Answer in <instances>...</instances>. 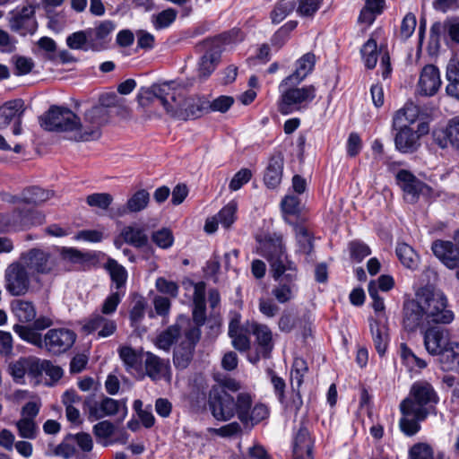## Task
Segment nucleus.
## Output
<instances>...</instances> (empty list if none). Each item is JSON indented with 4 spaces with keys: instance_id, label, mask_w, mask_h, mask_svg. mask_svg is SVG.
<instances>
[{
    "instance_id": "1",
    "label": "nucleus",
    "mask_w": 459,
    "mask_h": 459,
    "mask_svg": "<svg viewBox=\"0 0 459 459\" xmlns=\"http://www.w3.org/2000/svg\"><path fill=\"white\" fill-rule=\"evenodd\" d=\"M454 317L444 293L430 287L420 288L414 299L403 304V325L408 332L417 330L424 323L450 324Z\"/></svg>"
},
{
    "instance_id": "2",
    "label": "nucleus",
    "mask_w": 459,
    "mask_h": 459,
    "mask_svg": "<svg viewBox=\"0 0 459 459\" xmlns=\"http://www.w3.org/2000/svg\"><path fill=\"white\" fill-rule=\"evenodd\" d=\"M438 402L439 397L430 383L424 380L415 382L409 395L399 405L402 413L399 426L402 432L409 437L415 435L420 429V421L425 420L429 415L437 414Z\"/></svg>"
},
{
    "instance_id": "3",
    "label": "nucleus",
    "mask_w": 459,
    "mask_h": 459,
    "mask_svg": "<svg viewBox=\"0 0 459 459\" xmlns=\"http://www.w3.org/2000/svg\"><path fill=\"white\" fill-rule=\"evenodd\" d=\"M20 260L36 277L42 275L56 277L65 271L61 265L62 258L48 248H30L20 255Z\"/></svg>"
},
{
    "instance_id": "4",
    "label": "nucleus",
    "mask_w": 459,
    "mask_h": 459,
    "mask_svg": "<svg viewBox=\"0 0 459 459\" xmlns=\"http://www.w3.org/2000/svg\"><path fill=\"white\" fill-rule=\"evenodd\" d=\"M299 83L279 85L281 96L278 101V110L282 115H289L308 108L316 99V88L313 84L299 87Z\"/></svg>"
},
{
    "instance_id": "5",
    "label": "nucleus",
    "mask_w": 459,
    "mask_h": 459,
    "mask_svg": "<svg viewBox=\"0 0 459 459\" xmlns=\"http://www.w3.org/2000/svg\"><path fill=\"white\" fill-rule=\"evenodd\" d=\"M258 254L264 257L270 264L271 272H279L281 269L294 266L295 264L289 260L282 236L277 233H267L257 236Z\"/></svg>"
},
{
    "instance_id": "6",
    "label": "nucleus",
    "mask_w": 459,
    "mask_h": 459,
    "mask_svg": "<svg viewBox=\"0 0 459 459\" xmlns=\"http://www.w3.org/2000/svg\"><path fill=\"white\" fill-rule=\"evenodd\" d=\"M40 126L48 131L74 132L79 131L81 119L71 109L51 106L49 109L39 117Z\"/></svg>"
},
{
    "instance_id": "7",
    "label": "nucleus",
    "mask_w": 459,
    "mask_h": 459,
    "mask_svg": "<svg viewBox=\"0 0 459 459\" xmlns=\"http://www.w3.org/2000/svg\"><path fill=\"white\" fill-rule=\"evenodd\" d=\"M208 404L212 416L221 421H227L235 415L239 419V394L235 399L222 388H212Z\"/></svg>"
},
{
    "instance_id": "8",
    "label": "nucleus",
    "mask_w": 459,
    "mask_h": 459,
    "mask_svg": "<svg viewBox=\"0 0 459 459\" xmlns=\"http://www.w3.org/2000/svg\"><path fill=\"white\" fill-rule=\"evenodd\" d=\"M4 288L12 296H23L30 288V273L20 259L10 264L4 271Z\"/></svg>"
},
{
    "instance_id": "9",
    "label": "nucleus",
    "mask_w": 459,
    "mask_h": 459,
    "mask_svg": "<svg viewBox=\"0 0 459 459\" xmlns=\"http://www.w3.org/2000/svg\"><path fill=\"white\" fill-rule=\"evenodd\" d=\"M108 111L99 105L93 106L84 114V123H81L79 131L74 134V140L76 142L93 141L100 136V126L107 122Z\"/></svg>"
},
{
    "instance_id": "10",
    "label": "nucleus",
    "mask_w": 459,
    "mask_h": 459,
    "mask_svg": "<svg viewBox=\"0 0 459 459\" xmlns=\"http://www.w3.org/2000/svg\"><path fill=\"white\" fill-rule=\"evenodd\" d=\"M83 410L87 412L90 421L98 420L107 416L116 415L120 409L125 411L123 418L126 414V402L104 397L100 403L95 400V395L91 394L85 397L82 402Z\"/></svg>"
},
{
    "instance_id": "11",
    "label": "nucleus",
    "mask_w": 459,
    "mask_h": 459,
    "mask_svg": "<svg viewBox=\"0 0 459 459\" xmlns=\"http://www.w3.org/2000/svg\"><path fill=\"white\" fill-rule=\"evenodd\" d=\"M77 334L65 327L49 329L44 335L43 349L58 356L68 351L74 344Z\"/></svg>"
},
{
    "instance_id": "12",
    "label": "nucleus",
    "mask_w": 459,
    "mask_h": 459,
    "mask_svg": "<svg viewBox=\"0 0 459 459\" xmlns=\"http://www.w3.org/2000/svg\"><path fill=\"white\" fill-rule=\"evenodd\" d=\"M273 278L277 281L272 290V294L279 303H287L294 298L297 290V268L296 265L281 269L279 272H272Z\"/></svg>"
},
{
    "instance_id": "13",
    "label": "nucleus",
    "mask_w": 459,
    "mask_h": 459,
    "mask_svg": "<svg viewBox=\"0 0 459 459\" xmlns=\"http://www.w3.org/2000/svg\"><path fill=\"white\" fill-rule=\"evenodd\" d=\"M8 23L11 30L21 35L34 34L38 29L35 17V6L27 4L22 8H15L9 13Z\"/></svg>"
},
{
    "instance_id": "14",
    "label": "nucleus",
    "mask_w": 459,
    "mask_h": 459,
    "mask_svg": "<svg viewBox=\"0 0 459 459\" xmlns=\"http://www.w3.org/2000/svg\"><path fill=\"white\" fill-rule=\"evenodd\" d=\"M225 39V35H221L204 41V46L207 50L202 56L198 64V75L200 78H208L219 65L221 55V44Z\"/></svg>"
},
{
    "instance_id": "15",
    "label": "nucleus",
    "mask_w": 459,
    "mask_h": 459,
    "mask_svg": "<svg viewBox=\"0 0 459 459\" xmlns=\"http://www.w3.org/2000/svg\"><path fill=\"white\" fill-rule=\"evenodd\" d=\"M444 37L446 44H459V19L450 18L443 22H436L431 25L429 30L430 44L439 48L440 39Z\"/></svg>"
},
{
    "instance_id": "16",
    "label": "nucleus",
    "mask_w": 459,
    "mask_h": 459,
    "mask_svg": "<svg viewBox=\"0 0 459 459\" xmlns=\"http://www.w3.org/2000/svg\"><path fill=\"white\" fill-rule=\"evenodd\" d=\"M116 24L109 20L99 22L93 28L86 29L89 38L90 50L100 52L107 49L111 41V34Z\"/></svg>"
},
{
    "instance_id": "17",
    "label": "nucleus",
    "mask_w": 459,
    "mask_h": 459,
    "mask_svg": "<svg viewBox=\"0 0 459 459\" xmlns=\"http://www.w3.org/2000/svg\"><path fill=\"white\" fill-rule=\"evenodd\" d=\"M253 398L248 393H239V420L243 424L251 422L257 424L266 419L269 415V410L263 403H256L254 407Z\"/></svg>"
},
{
    "instance_id": "18",
    "label": "nucleus",
    "mask_w": 459,
    "mask_h": 459,
    "mask_svg": "<svg viewBox=\"0 0 459 459\" xmlns=\"http://www.w3.org/2000/svg\"><path fill=\"white\" fill-rule=\"evenodd\" d=\"M433 143L441 149L451 146L459 151V116L448 120L444 127H438L432 131Z\"/></svg>"
},
{
    "instance_id": "19",
    "label": "nucleus",
    "mask_w": 459,
    "mask_h": 459,
    "mask_svg": "<svg viewBox=\"0 0 459 459\" xmlns=\"http://www.w3.org/2000/svg\"><path fill=\"white\" fill-rule=\"evenodd\" d=\"M452 342L450 333L441 326H430L424 333V346L432 356H437Z\"/></svg>"
},
{
    "instance_id": "20",
    "label": "nucleus",
    "mask_w": 459,
    "mask_h": 459,
    "mask_svg": "<svg viewBox=\"0 0 459 459\" xmlns=\"http://www.w3.org/2000/svg\"><path fill=\"white\" fill-rule=\"evenodd\" d=\"M117 328L115 320L99 312L92 313L82 325V330L85 333H92L97 332L99 338H107L113 335Z\"/></svg>"
},
{
    "instance_id": "21",
    "label": "nucleus",
    "mask_w": 459,
    "mask_h": 459,
    "mask_svg": "<svg viewBox=\"0 0 459 459\" xmlns=\"http://www.w3.org/2000/svg\"><path fill=\"white\" fill-rule=\"evenodd\" d=\"M396 179L404 193V198L409 203H415L419 195L424 193L428 186L418 179L411 172L401 169L396 174Z\"/></svg>"
},
{
    "instance_id": "22",
    "label": "nucleus",
    "mask_w": 459,
    "mask_h": 459,
    "mask_svg": "<svg viewBox=\"0 0 459 459\" xmlns=\"http://www.w3.org/2000/svg\"><path fill=\"white\" fill-rule=\"evenodd\" d=\"M435 256L447 268L459 266V247L451 241L437 239L431 245Z\"/></svg>"
},
{
    "instance_id": "23",
    "label": "nucleus",
    "mask_w": 459,
    "mask_h": 459,
    "mask_svg": "<svg viewBox=\"0 0 459 459\" xmlns=\"http://www.w3.org/2000/svg\"><path fill=\"white\" fill-rule=\"evenodd\" d=\"M144 362L146 375L153 381L165 379L168 382L171 379V367L169 359H164L159 356L147 351Z\"/></svg>"
},
{
    "instance_id": "24",
    "label": "nucleus",
    "mask_w": 459,
    "mask_h": 459,
    "mask_svg": "<svg viewBox=\"0 0 459 459\" xmlns=\"http://www.w3.org/2000/svg\"><path fill=\"white\" fill-rule=\"evenodd\" d=\"M441 86L439 70L433 65H427L423 67L419 83V92L422 96L435 95Z\"/></svg>"
},
{
    "instance_id": "25",
    "label": "nucleus",
    "mask_w": 459,
    "mask_h": 459,
    "mask_svg": "<svg viewBox=\"0 0 459 459\" xmlns=\"http://www.w3.org/2000/svg\"><path fill=\"white\" fill-rule=\"evenodd\" d=\"M399 131L395 134L394 143L396 149L403 153H411L417 151L420 143V134L408 126H398Z\"/></svg>"
},
{
    "instance_id": "26",
    "label": "nucleus",
    "mask_w": 459,
    "mask_h": 459,
    "mask_svg": "<svg viewBox=\"0 0 459 459\" xmlns=\"http://www.w3.org/2000/svg\"><path fill=\"white\" fill-rule=\"evenodd\" d=\"M283 165L284 157L281 152H275L270 157L264 175V181L268 188L274 189L281 184Z\"/></svg>"
},
{
    "instance_id": "27",
    "label": "nucleus",
    "mask_w": 459,
    "mask_h": 459,
    "mask_svg": "<svg viewBox=\"0 0 459 459\" xmlns=\"http://www.w3.org/2000/svg\"><path fill=\"white\" fill-rule=\"evenodd\" d=\"M316 56L312 53L303 55L296 63L295 71L281 81V86L287 83H300L313 71Z\"/></svg>"
},
{
    "instance_id": "28",
    "label": "nucleus",
    "mask_w": 459,
    "mask_h": 459,
    "mask_svg": "<svg viewBox=\"0 0 459 459\" xmlns=\"http://www.w3.org/2000/svg\"><path fill=\"white\" fill-rule=\"evenodd\" d=\"M369 328L375 349L380 356H383L389 344V328L386 323L377 319H369Z\"/></svg>"
},
{
    "instance_id": "29",
    "label": "nucleus",
    "mask_w": 459,
    "mask_h": 459,
    "mask_svg": "<svg viewBox=\"0 0 459 459\" xmlns=\"http://www.w3.org/2000/svg\"><path fill=\"white\" fill-rule=\"evenodd\" d=\"M250 332L255 336L257 351L264 358H268L273 348V333L265 325L251 323Z\"/></svg>"
},
{
    "instance_id": "30",
    "label": "nucleus",
    "mask_w": 459,
    "mask_h": 459,
    "mask_svg": "<svg viewBox=\"0 0 459 459\" xmlns=\"http://www.w3.org/2000/svg\"><path fill=\"white\" fill-rule=\"evenodd\" d=\"M151 88L156 100L160 101L166 112L170 115L178 102L176 91L168 82L153 84Z\"/></svg>"
},
{
    "instance_id": "31",
    "label": "nucleus",
    "mask_w": 459,
    "mask_h": 459,
    "mask_svg": "<svg viewBox=\"0 0 459 459\" xmlns=\"http://www.w3.org/2000/svg\"><path fill=\"white\" fill-rule=\"evenodd\" d=\"M28 221L21 207L15 208L11 212L0 213V233L17 231L24 228V224Z\"/></svg>"
},
{
    "instance_id": "32",
    "label": "nucleus",
    "mask_w": 459,
    "mask_h": 459,
    "mask_svg": "<svg viewBox=\"0 0 459 459\" xmlns=\"http://www.w3.org/2000/svg\"><path fill=\"white\" fill-rule=\"evenodd\" d=\"M150 202V194L145 189L136 191L126 202L117 211V216H123L128 212H139L144 210Z\"/></svg>"
},
{
    "instance_id": "33",
    "label": "nucleus",
    "mask_w": 459,
    "mask_h": 459,
    "mask_svg": "<svg viewBox=\"0 0 459 459\" xmlns=\"http://www.w3.org/2000/svg\"><path fill=\"white\" fill-rule=\"evenodd\" d=\"M438 362L443 371H453L459 368V342H452L438 355Z\"/></svg>"
},
{
    "instance_id": "34",
    "label": "nucleus",
    "mask_w": 459,
    "mask_h": 459,
    "mask_svg": "<svg viewBox=\"0 0 459 459\" xmlns=\"http://www.w3.org/2000/svg\"><path fill=\"white\" fill-rule=\"evenodd\" d=\"M364 6L360 10L358 21L359 23L371 25L377 15H380L385 8V0H363Z\"/></svg>"
},
{
    "instance_id": "35",
    "label": "nucleus",
    "mask_w": 459,
    "mask_h": 459,
    "mask_svg": "<svg viewBox=\"0 0 459 459\" xmlns=\"http://www.w3.org/2000/svg\"><path fill=\"white\" fill-rule=\"evenodd\" d=\"M120 238H122L126 243L136 248L147 246L149 241V238L143 229L131 225L122 229Z\"/></svg>"
},
{
    "instance_id": "36",
    "label": "nucleus",
    "mask_w": 459,
    "mask_h": 459,
    "mask_svg": "<svg viewBox=\"0 0 459 459\" xmlns=\"http://www.w3.org/2000/svg\"><path fill=\"white\" fill-rule=\"evenodd\" d=\"M195 349L193 345H187L186 342H181L174 349L173 363L176 368L182 370L189 366L193 359Z\"/></svg>"
},
{
    "instance_id": "37",
    "label": "nucleus",
    "mask_w": 459,
    "mask_h": 459,
    "mask_svg": "<svg viewBox=\"0 0 459 459\" xmlns=\"http://www.w3.org/2000/svg\"><path fill=\"white\" fill-rule=\"evenodd\" d=\"M105 269L108 272L117 291H120V290L125 287L127 280V272L126 268L118 264L115 259L108 258L105 264Z\"/></svg>"
},
{
    "instance_id": "38",
    "label": "nucleus",
    "mask_w": 459,
    "mask_h": 459,
    "mask_svg": "<svg viewBox=\"0 0 459 459\" xmlns=\"http://www.w3.org/2000/svg\"><path fill=\"white\" fill-rule=\"evenodd\" d=\"M12 310L22 323L32 322L36 317V308L33 303L28 300L18 299L13 301Z\"/></svg>"
},
{
    "instance_id": "39",
    "label": "nucleus",
    "mask_w": 459,
    "mask_h": 459,
    "mask_svg": "<svg viewBox=\"0 0 459 459\" xmlns=\"http://www.w3.org/2000/svg\"><path fill=\"white\" fill-rule=\"evenodd\" d=\"M13 330L22 340L43 349L44 337L34 327L15 324L13 326Z\"/></svg>"
},
{
    "instance_id": "40",
    "label": "nucleus",
    "mask_w": 459,
    "mask_h": 459,
    "mask_svg": "<svg viewBox=\"0 0 459 459\" xmlns=\"http://www.w3.org/2000/svg\"><path fill=\"white\" fill-rule=\"evenodd\" d=\"M180 333L181 328L178 325H170L157 336L155 344L159 349L169 351Z\"/></svg>"
},
{
    "instance_id": "41",
    "label": "nucleus",
    "mask_w": 459,
    "mask_h": 459,
    "mask_svg": "<svg viewBox=\"0 0 459 459\" xmlns=\"http://www.w3.org/2000/svg\"><path fill=\"white\" fill-rule=\"evenodd\" d=\"M203 107L194 101L186 104V108H183L180 100L176 104L170 116L174 118L180 120H187L192 118L199 117L202 115Z\"/></svg>"
},
{
    "instance_id": "42",
    "label": "nucleus",
    "mask_w": 459,
    "mask_h": 459,
    "mask_svg": "<svg viewBox=\"0 0 459 459\" xmlns=\"http://www.w3.org/2000/svg\"><path fill=\"white\" fill-rule=\"evenodd\" d=\"M23 110V101L22 100H14L6 102L0 108V126H6L14 118H18V114Z\"/></svg>"
},
{
    "instance_id": "43",
    "label": "nucleus",
    "mask_w": 459,
    "mask_h": 459,
    "mask_svg": "<svg viewBox=\"0 0 459 459\" xmlns=\"http://www.w3.org/2000/svg\"><path fill=\"white\" fill-rule=\"evenodd\" d=\"M296 240L298 243V251L305 255H310L314 249L313 238L308 230L297 224L294 226Z\"/></svg>"
},
{
    "instance_id": "44",
    "label": "nucleus",
    "mask_w": 459,
    "mask_h": 459,
    "mask_svg": "<svg viewBox=\"0 0 459 459\" xmlns=\"http://www.w3.org/2000/svg\"><path fill=\"white\" fill-rule=\"evenodd\" d=\"M52 195L53 192L34 186L22 191L21 200L25 204H39L46 202Z\"/></svg>"
},
{
    "instance_id": "45",
    "label": "nucleus",
    "mask_w": 459,
    "mask_h": 459,
    "mask_svg": "<svg viewBox=\"0 0 459 459\" xmlns=\"http://www.w3.org/2000/svg\"><path fill=\"white\" fill-rule=\"evenodd\" d=\"M396 255L400 262L409 269L418 266L419 256L414 249L406 243H399L396 247Z\"/></svg>"
},
{
    "instance_id": "46",
    "label": "nucleus",
    "mask_w": 459,
    "mask_h": 459,
    "mask_svg": "<svg viewBox=\"0 0 459 459\" xmlns=\"http://www.w3.org/2000/svg\"><path fill=\"white\" fill-rule=\"evenodd\" d=\"M295 0H280L276 3L270 13L271 21L273 24L281 22L296 8Z\"/></svg>"
},
{
    "instance_id": "47",
    "label": "nucleus",
    "mask_w": 459,
    "mask_h": 459,
    "mask_svg": "<svg viewBox=\"0 0 459 459\" xmlns=\"http://www.w3.org/2000/svg\"><path fill=\"white\" fill-rule=\"evenodd\" d=\"M399 354L403 363L411 369L414 368L423 369L427 367V362L419 358L404 342L400 344Z\"/></svg>"
},
{
    "instance_id": "48",
    "label": "nucleus",
    "mask_w": 459,
    "mask_h": 459,
    "mask_svg": "<svg viewBox=\"0 0 459 459\" xmlns=\"http://www.w3.org/2000/svg\"><path fill=\"white\" fill-rule=\"evenodd\" d=\"M410 459H444V455L438 453L437 455L434 454L432 446L427 443L420 442L414 444L409 449Z\"/></svg>"
},
{
    "instance_id": "49",
    "label": "nucleus",
    "mask_w": 459,
    "mask_h": 459,
    "mask_svg": "<svg viewBox=\"0 0 459 459\" xmlns=\"http://www.w3.org/2000/svg\"><path fill=\"white\" fill-rule=\"evenodd\" d=\"M15 427L19 437L24 439H35L39 432L36 421L28 419L21 418L15 422Z\"/></svg>"
},
{
    "instance_id": "50",
    "label": "nucleus",
    "mask_w": 459,
    "mask_h": 459,
    "mask_svg": "<svg viewBox=\"0 0 459 459\" xmlns=\"http://www.w3.org/2000/svg\"><path fill=\"white\" fill-rule=\"evenodd\" d=\"M419 114L417 107L412 104L406 105L403 108L399 109L393 118V126L397 128L398 126H406L403 122L413 123Z\"/></svg>"
},
{
    "instance_id": "51",
    "label": "nucleus",
    "mask_w": 459,
    "mask_h": 459,
    "mask_svg": "<svg viewBox=\"0 0 459 459\" xmlns=\"http://www.w3.org/2000/svg\"><path fill=\"white\" fill-rule=\"evenodd\" d=\"M72 438V434H67L64 440L54 448L52 455L55 456H60L63 459H70L74 456L76 454V448ZM46 455H51V454L48 453Z\"/></svg>"
},
{
    "instance_id": "52",
    "label": "nucleus",
    "mask_w": 459,
    "mask_h": 459,
    "mask_svg": "<svg viewBox=\"0 0 459 459\" xmlns=\"http://www.w3.org/2000/svg\"><path fill=\"white\" fill-rule=\"evenodd\" d=\"M377 45L375 39H369L361 48L360 53L365 65L368 69H373L377 61Z\"/></svg>"
},
{
    "instance_id": "53",
    "label": "nucleus",
    "mask_w": 459,
    "mask_h": 459,
    "mask_svg": "<svg viewBox=\"0 0 459 459\" xmlns=\"http://www.w3.org/2000/svg\"><path fill=\"white\" fill-rule=\"evenodd\" d=\"M313 444L307 429H300L294 441L293 455L312 453Z\"/></svg>"
},
{
    "instance_id": "54",
    "label": "nucleus",
    "mask_w": 459,
    "mask_h": 459,
    "mask_svg": "<svg viewBox=\"0 0 459 459\" xmlns=\"http://www.w3.org/2000/svg\"><path fill=\"white\" fill-rule=\"evenodd\" d=\"M446 79V94L459 100V69L455 65L447 67Z\"/></svg>"
},
{
    "instance_id": "55",
    "label": "nucleus",
    "mask_w": 459,
    "mask_h": 459,
    "mask_svg": "<svg viewBox=\"0 0 459 459\" xmlns=\"http://www.w3.org/2000/svg\"><path fill=\"white\" fill-rule=\"evenodd\" d=\"M66 45L71 49L90 50L87 30H79L70 34L66 38Z\"/></svg>"
},
{
    "instance_id": "56",
    "label": "nucleus",
    "mask_w": 459,
    "mask_h": 459,
    "mask_svg": "<svg viewBox=\"0 0 459 459\" xmlns=\"http://www.w3.org/2000/svg\"><path fill=\"white\" fill-rule=\"evenodd\" d=\"M298 25L297 21H290L282 25L272 37L273 46L281 47L289 39L290 33L293 31Z\"/></svg>"
},
{
    "instance_id": "57",
    "label": "nucleus",
    "mask_w": 459,
    "mask_h": 459,
    "mask_svg": "<svg viewBox=\"0 0 459 459\" xmlns=\"http://www.w3.org/2000/svg\"><path fill=\"white\" fill-rule=\"evenodd\" d=\"M152 240L157 247L167 249L173 245L174 237L169 229L162 228L152 232Z\"/></svg>"
},
{
    "instance_id": "58",
    "label": "nucleus",
    "mask_w": 459,
    "mask_h": 459,
    "mask_svg": "<svg viewBox=\"0 0 459 459\" xmlns=\"http://www.w3.org/2000/svg\"><path fill=\"white\" fill-rule=\"evenodd\" d=\"M125 292L115 291L109 294L101 305L100 314L105 316L113 315L121 302Z\"/></svg>"
},
{
    "instance_id": "59",
    "label": "nucleus",
    "mask_w": 459,
    "mask_h": 459,
    "mask_svg": "<svg viewBox=\"0 0 459 459\" xmlns=\"http://www.w3.org/2000/svg\"><path fill=\"white\" fill-rule=\"evenodd\" d=\"M119 356L125 365L129 368H138L142 359L140 355L131 347H121L118 351Z\"/></svg>"
},
{
    "instance_id": "60",
    "label": "nucleus",
    "mask_w": 459,
    "mask_h": 459,
    "mask_svg": "<svg viewBox=\"0 0 459 459\" xmlns=\"http://www.w3.org/2000/svg\"><path fill=\"white\" fill-rule=\"evenodd\" d=\"M323 4V0H299L297 13L301 17H313Z\"/></svg>"
},
{
    "instance_id": "61",
    "label": "nucleus",
    "mask_w": 459,
    "mask_h": 459,
    "mask_svg": "<svg viewBox=\"0 0 459 459\" xmlns=\"http://www.w3.org/2000/svg\"><path fill=\"white\" fill-rule=\"evenodd\" d=\"M113 202V196L108 193H94L89 195L86 203L89 206L107 210Z\"/></svg>"
},
{
    "instance_id": "62",
    "label": "nucleus",
    "mask_w": 459,
    "mask_h": 459,
    "mask_svg": "<svg viewBox=\"0 0 459 459\" xmlns=\"http://www.w3.org/2000/svg\"><path fill=\"white\" fill-rule=\"evenodd\" d=\"M237 212V204L234 202L229 203L224 206L217 214L218 221L226 229L230 228L235 221V213Z\"/></svg>"
},
{
    "instance_id": "63",
    "label": "nucleus",
    "mask_w": 459,
    "mask_h": 459,
    "mask_svg": "<svg viewBox=\"0 0 459 459\" xmlns=\"http://www.w3.org/2000/svg\"><path fill=\"white\" fill-rule=\"evenodd\" d=\"M177 11L173 8H168L158 13L153 20V25L157 30L169 27L177 17Z\"/></svg>"
},
{
    "instance_id": "64",
    "label": "nucleus",
    "mask_w": 459,
    "mask_h": 459,
    "mask_svg": "<svg viewBox=\"0 0 459 459\" xmlns=\"http://www.w3.org/2000/svg\"><path fill=\"white\" fill-rule=\"evenodd\" d=\"M9 373L16 383L22 384L27 374L25 357L10 363Z\"/></svg>"
}]
</instances>
